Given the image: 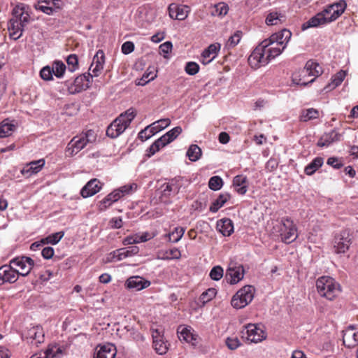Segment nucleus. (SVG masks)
Instances as JSON below:
<instances>
[{"mask_svg":"<svg viewBox=\"0 0 358 358\" xmlns=\"http://www.w3.org/2000/svg\"><path fill=\"white\" fill-rule=\"evenodd\" d=\"M227 276L231 284H236L243 278L244 269L241 265L231 264L227 271Z\"/></svg>","mask_w":358,"mask_h":358,"instance_id":"a878e982","label":"nucleus"},{"mask_svg":"<svg viewBox=\"0 0 358 358\" xmlns=\"http://www.w3.org/2000/svg\"><path fill=\"white\" fill-rule=\"evenodd\" d=\"M345 77V73L343 71H341L338 72L336 74H335L332 78L331 82L327 85L324 88V90L326 92L331 91L336 88L337 86L341 84V83L343 81L344 78Z\"/></svg>","mask_w":358,"mask_h":358,"instance_id":"e433bc0d","label":"nucleus"},{"mask_svg":"<svg viewBox=\"0 0 358 358\" xmlns=\"http://www.w3.org/2000/svg\"><path fill=\"white\" fill-rule=\"evenodd\" d=\"M66 62L68 69L71 72H73L78 69V59L76 55H70L66 59Z\"/></svg>","mask_w":358,"mask_h":358,"instance_id":"864d4df0","label":"nucleus"},{"mask_svg":"<svg viewBox=\"0 0 358 358\" xmlns=\"http://www.w3.org/2000/svg\"><path fill=\"white\" fill-rule=\"evenodd\" d=\"M242 337L252 343H259L266 338L263 327L255 324H249L241 331Z\"/></svg>","mask_w":358,"mask_h":358,"instance_id":"9d476101","label":"nucleus"},{"mask_svg":"<svg viewBox=\"0 0 358 358\" xmlns=\"http://www.w3.org/2000/svg\"><path fill=\"white\" fill-rule=\"evenodd\" d=\"M230 194L229 193H222L213 202L210 206V211L212 213H216L220 208H222L224 203L229 199Z\"/></svg>","mask_w":358,"mask_h":358,"instance_id":"c9c22d12","label":"nucleus"},{"mask_svg":"<svg viewBox=\"0 0 358 358\" xmlns=\"http://www.w3.org/2000/svg\"><path fill=\"white\" fill-rule=\"evenodd\" d=\"M329 23L323 14V12L318 13L315 16L312 17L307 22L303 24L302 29L303 30L310 27H317L320 25H324Z\"/></svg>","mask_w":358,"mask_h":358,"instance_id":"7c9ffc66","label":"nucleus"},{"mask_svg":"<svg viewBox=\"0 0 358 358\" xmlns=\"http://www.w3.org/2000/svg\"><path fill=\"white\" fill-rule=\"evenodd\" d=\"M64 235V231H59L54 234H52L48 236L46 238L41 240L42 243H50L52 245H55L59 242V241L63 238Z\"/></svg>","mask_w":358,"mask_h":358,"instance_id":"a18cd8bd","label":"nucleus"},{"mask_svg":"<svg viewBox=\"0 0 358 358\" xmlns=\"http://www.w3.org/2000/svg\"><path fill=\"white\" fill-rule=\"evenodd\" d=\"M241 38V32L239 31H237L235 32L232 36L229 37L228 39L226 46L228 48H231L235 47L239 42Z\"/></svg>","mask_w":358,"mask_h":358,"instance_id":"5fc2aeb1","label":"nucleus"},{"mask_svg":"<svg viewBox=\"0 0 358 358\" xmlns=\"http://www.w3.org/2000/svg\"><path fill=\"white\" fill-rule=\"evenodd\" d=\"M101 189L100 181L96 178L90 180L82 189L80 194L83 198L96 194Z\"/></svg>","mask_w":358,"mask_h":358,"instance_id":"393cba45","label":"nucleus"},{"mask_svg":"<svg viewBox=\"0 0 358 358\" xmlns=\"http://www.w3.org/2000/svg\"><path fill=\"white\" fill-rule=\"evenodd\" d=\"M343 344L349 348H354L358 345V328L350 327L343 331Z\"/></svg>","mask_w":358,"mask_h":358,"instance_id":"5701e85b","label":"nucleus"},{"mask_svg":"<svg viewBox=\"0 0 358 358\" xmlns=\"http://www.w3.org/2000/svg\"><path fill=\"white\" fill-rule=\"evenodd\" d=\"M316 289L318 294L327 300L332 301L340 294L341 285L330 276L320 277L316 281Z\"/></svg>","mask_w":358,"mask_h":358,"instance_id":"20e7f679","label":"nucleus"},{"mask_svg":"<svg viewBox=\"0 0 358 358\" xmlns=\"http://www.w3.org/2000/svg\"><path fill=\"white\" fill-rule=\"evenodd\" d=\"M185 231V229L184 227H178L171 233L166 234L165 236L169 238V241L177 243L182 238Z\"/></svg>","mask_w":358,"mask_h":358,"instance_id":"79ce46f5","label":"nucleus"},{"mask_svg":"<svg viewBox=\"0 0 358 358\" xmlns=\"http://www.w3.org/2000/svg\"><path fill=\"white\" fill-rule=\"evenodd\" d=\"M347 3L345 0H339L338 1L327 6L323 10V14L329 23L335 21L345 11Z\"/></svg>","mask_w":358,"mask_h":358,"instance_id":"9b49d317","label":"nucleus"},{"mask_svg":"<svg viewBox=\"0 0 358 358\" xmlns=\"http://www.w3.org/2000/svg\"><path fill=\"white\" fill-rule=\"evenodd\" d=\"M17 127V123L14 120L6 118L1 121V138L10 136Z\"/></svg>","mask_w":358,"mask_h":358,"instance_id":"72a5a7b5","label":"nucleus"},{"mask_svg":"<svg viewBox=\"0 0 358 358\" xmlns=\"http://www.w3.org/2000/svg\"><path fill=\"white\" fill-rule=\"evenodd\" d=\"M217 229L224 236H229L234 232V224L229 218H223L217 222Z\"/></svg>","mask_w":358,"mask_h":358,"instance_id":"473e14b6","label":"nucleus"},{"mask_svg":"<svg viewBox=\"0 0 358 358\" xmlns=\"http://www.w3.org/2000/svg\"><path fill=\"white\" fill-rule=\"evenodd\" d=\"M324 159L322 157H315L309 164L305 168V173L308 176L313 175L320 167L323 164Z\"/></svg>","mask_w":358,"mask_h":358,"instance_id":"4c0bfd02","label":"nucleus"},{"mask_svg":"<svg viewBox=\"0 0 358 358\" xmlns=\"http://www.w3.org/2000/svg\"><path fill=\"white\" fill-rule=\"evenodd\" d=\"M120 259H124L127 257H133L137 255L139 252L138 247L136 245L129 246L127 248H120Z\"/></svg>","mask_w":358,"mask_h":358,"instance_id":"c03bdc74","label":"nucleus"},{"mask_svg":"<svg viewBox=\"0 0 358 358\" xmlns=\"http://www.w3.org/2000/svg\"><path fill=\"white\" fill-rule=\"evenodd\" d=\"M341 140V134L336 130H331L329 132L324 133L319 139L317 145L320 147H328L334 142Z\"/></svg>","mask_w":358,"mask_h":358,"instance_id":"c85d7f7f","label":"nucleus"},{"mask_svg":"<svg viewBox=\"0 0 358 358\" xmlns=\"http://www.w3.org/2000/svg\"><path fill=\"white\" fill-rule=\"evenodd\" d=\"M52 9V13L61 10L64 6V3L62 0H46Z\"/></svg>","mask_w":358,"mask_h":358,"instance_id":"680f3d73","label":"nucleus"},{"mask_svg":"<svg viewBox=\"0 0 358 358\" xmlns=\"http://www.w3.org/2000/svg\"><path fill=\"white\" fill-rule=\"evenodd\" d=\"M254 298V288L246 285L240 289L232 297L231 304L236 309H241L248 305Z\"/></svg>","mask_w":358,"mask_h":358,"instance_id":"1a4fd4ad","label":"nucleus"},{"mask_svg":"<svg viewBox=\"0 0 358 358\" xmlns=\"http://www.w3.org/2000/svg\"><path fill=\"white\" fill-rule=\"evenodd\" d=\"M285 20V16L280 12L273 10L270 12L266 18V24L269 26L277 25Z\"/></svg>","mask_w":358,"mask_h":358,"instance_id":"f704fd0d","label":"nucleus"},{"mask_svg":"<svg viewBox=\"0 0 358 358\" xmlns=\"http://www.w3.org/2000/svg\"><path fill=\"white\" fill-rule=\"evenodd\" d=\"M319 117V111L314 108H308L302 111L300 115V120L307 122L310 120L316 119Z\"/></svg>","mask_w":358,"mask_h":358,"instance_id":"37998d69","label":"nucleus"},{"mask_svg":"<svg viewBox=\"0 0 358 358\" xmlns=\"http://www.w3.org/2000/svg\"><path fill=\"white\" fill-rule=\"evenodd\" d=\"M221 45L219 43L210 44L201 53V62L204 65L210 64L217 57Z\"/></svg>","mask_w":358,"mask_h":358,"instance_id":"412c9836","label":"nucleus"},{"mask_svg":"<svg viewBox=\"0 0 358 358\" xmlns=\"http://www.w3.org/2000/svg\"><path fill=\"white\" fill-rule=\"evenodd\" d=\"M228 11V5L224 2H220L213 7L211 14L213 16L222 17L227 14Z\"/></svg>","mask_w":358,"mask_h":358,"instance_id":"a19ab883","label":"nucleus"},{"mask_svg":"<svg viewBox=\"0 0 358 358\" xmlns=\"http://www.w3.org/2000/svg\"><path fill=\"white\" fill-rule=\"evenodd\" d=\"M173 48L171 42L166 41L159 45V51L164 54V57H166V55L169 54Z\"/></svg>","mask_w":358,"mask_h":358,"instance_id":"0e129e2a","label":"nucleus"},{"mask_svg":"<svg viewBox=\"0 0 358 358\" xmlns=\"http://www.w3.org/2000/svg\"><path fill=\"white\" fill-rule=\"evenodd\" d=\"M12 18L8 24L10 36L14 40L18 39L24 28L30 22L29 7L23 3L17 5L12 11Z\"/></svg>","mask_w":358,"mask_h":358,"instance_id":"f03ea898","label":"nucleus"},{"mask_svg":"<svg viewBox=\"0 0 358 358\" xmlns=\"http://www.w3.org/2000/svg\"><path fill=\"white\" fill-rule=\"evenodd\" d=\"M23 338L27 343L37 347L44 342L45 334L42 327L37 325L28 329L23 334Z\"/></svg>","mask_w":358,"mask_h":358,"instance_id":"ddd939ff","label":"nucleus"},{"mask_svg":"<svg viewBox=\"0 0 358 358\" xmlns=\"http://www.w3.org/2000/svg\"><path fill=\"white\" fill-rule=\"evenodd\" d=\"M273 233L280 237L285 243H291L298 237L297 229L293 220L282 217L280 222L273 227Z\"/></svg>","mask_w":358,"mask_h":358,"instance_id":"423d86ee","label":"nucleus"},{"mask_svg":"<svg viewBox=\"0 0 358 358\" xmlns=\"http://www.w3.org/2000/svg\"><path fill=\"white\" fill-rule=\"evenodd\" d=\"M177 332L180 341H184L192 345H196L199 341V336L189 326H180Z\"/></svg>","mask_w":358,"mask_h":358,"instance_id":"dca6fc26","label":"nucleus"},{"mask_svg":"<svg viewBox=\"0 0 358 358\" xmlns=\"http://www.w3.org/2000/svg\"><path fill=\"white\" fill-rule=\"evenodd\" d=\"M291 37V31L288 29H284L279 32L272 34L268 38L266 39L271 43H273V45H279L285 49Z\"/></svg>","mask_w":358,"mask_h":358,"instance_id":"6ab92c4d","label":"nucleus"},{"mask_svg":"<svg viewBox=\"0 0 358 358\" xmlns=\"http://www.w3.org/2000/svg\"><path fill=\"white\" fill-rule=\"evenodd\" d=\"M170 124L171 120L169 118H164L154 122L152 124L149 125V128H150L155 135L162 129L166 128Z\"/></svg>","mask_w":358,"mask_h":358,"instance_id":"ea45409f","label":"nucleus"},{"mask_svg":"<svg viewBox=\"0 0 358 358\" xmlns=\"http://www.w3.org/2000/svg\"><path fill=\"white\" fill-rule=\"evenodd\" d=\"M47 3L48 2L46 0L39 1L34 5V8L37 10H40L47 15H53L52 7H50L49 5H47Z\"/></svg>","mask_w":358,"mask_h":358,"instance_id":"3c124183","label":"nucleus"},{"mask_svg":"<svg viewBox=\"0 0 358 358\" xmlns=\"http://www.w3.org/2000/svg\"><path fill=\"white\" fill-rule=\"evenodd\" d=\"M120 249H117L109 253L107 259L110 262L121 261L122 259H120Z\"/></svg>","mask_w":358,"mask_h":358,"instance_id":"338daca9","label":"nucleus"},{"mask_svg":"<svg viewBox=\"0 0 358 358\" xmlns=\"http://www.w3.org/2000/svg\"><path fill=\"white\" fill-rule=\"evenodd\" d=\"M217 292L214 288H210L203 292L199 297V301L202 305H205L207 302L212 300L216 295Z\"/></svg>","mask_w":358,"mask_h":358,"instance_id":"49530a36","label":"nucleus"},{"mask_svg":"<svg viewBox=\"0 0 358 358\" xmlns=\"http://www.w3.org/2000/svg\"><path fill=\"white\" fill-rule=\"evenodd\" d=\"M232 185L237 194L244 195L248 191L249 182L246 176L238 175L234 178Z\"/></svg>","mask_w":358,"mask_h":358,"instance_id":"cd10ccee","label":"nucleus"},{"mask_svg":"<svg viewBox=\"0 0 358 358\" xmlns=\"http://www.w3.org/2000/svg\"><path fill=\"white\" fill-rule=\"evenodd\" d=\"M153 347L157 353L159 355H164L168 350L167 342L164 340L163 336L158 330L152 332Z\"/></svg>","mask_w":358,"mask_h":358,"instance_id":"bb28decb","label":"nucleus"},{"mask_svg":"<svg viewBox=\"0 0 358 358\" xmlns=\"http://www.w3.org/2000/svg\"><path fill=\"white\" fill-rule=\"evenodd\" d=\"M157 77V74L152 71H150L149 69L143 73L141 78H140L137 82V85L143 86L146 85L148 82L153 80Z\"/></svg>","mask_w":358,"mask_h":358,"instance_id":"de8ad7c7","label":"nucleus"},{"mask_svg":"<svg viewBox=\"0 0 358 358\" xmlns=\"http://www.w3.org/2000/svg\"><path fill=\"white\" fill-rule=\"evenodd\" d=\"M323 73L322 67L313 60H308L304 68L293 74V82L299 85H307Z\"/></svg>","mask_w":358,"mask_h":358,"instance_id":"7ed1b4c3","label":"nucleus"},{"mask_svg":"<svg viewBox=\"0 0 358 358\" xmlns=\"http://www.w3.org/2000/svg\"><path fill=\"white\" fill-rule=\"evenodd\" d=\"M225 343L229 349L230 350H236L237 349L240 345V341L237 337H229L226 339Z\"/></svg>","mask_w":358,"mask_h":358,"instance_id":"052dcab7","label":"nucleus"},{"mask_svg":"<svg viewBox=\"0 0 358 358\" xmlns=\"http://www.w3.org/2000/svg\"><path fill=\"white\" fill-rule=\"evenodd\" d=\"M180 257V251L178 248H174L166 251L163 257L159 258L162 259H178Z\"/></svg>","mask_w":358,"mask_h":358,"instance_id":"603ef678","label":"nucleus"},{"mask_svg":"<svg viewBox=\"0 0 358 358\" xmlns=\"http://www.w3.org/2000/svg\"><path fill=\"white\" fill-rule=\"evenodd\" d=\"M105 63V55L103 50H99L94 56L92 62L89 69V71L91 72L89 74L90 75L91 78L93 77H97L101 73V71L103 69V65Z\"/></svg>","mask_w":358,"mask_h":358,"instance_id":"f3484780","label":"nucleus"},{"mask_svg":"<svg viewBox=\"0 0 358 358\" xmlns=\"http://www.w3.org/2000/svg\"><path fill=\"white\" fill-rule=\"evenodd\" d=\"M45 164L44 159L30 162L24 166L21 170V173L26 177L36 174L42 169Z\"/></svg>","mask_w":358,"mask_h":358,"instance_id":"b1692460","label":"nucleus"},{"mask_svg":"<svg viewBox=\"0 0 358 358\" xmlns=\"http://www.w3.org/2000/svg\"><path fill=\"white\" fill-rule=\"evenodd\" d=\"M180 127H176L166 132L164 135L156 140L147 150L145 155L147 157H151L156 152L160 150L162 148L166 146L174 141L179 134L182 132Z\"/></svg>","mask_w":358,"mask_h":358,"instance_id":"6e6552de","label":"nucleus"},{"mask_svg":"<svg viewBox=\"0 0 358 358\" xmlns=\"http://www.w3.org/2000/svg\"><path fill=\"white\" fill-rule=\"evenodd\" d=\"M154 136L152 130L149 128V125L147 126L144 129L141 130L138 133V138L142 141H145Z\"/></svg>","mask_w":358,"mask_h":358,"instance_id":"e2e57ef3","label":"nucleus"},{"mask_svg":"<svg viewBox=\"0 0 358 358\" xmlns=\"http://www.w3.org/2000/svg\"><path fill=\"white\" fill-rule=\"evenodd\" d=\"M53 71V74L57 78H62L66 70V65L60 61H56L52 64L51 67Z\"/></svg>","mask_w":358,"mask_h":358,"instance_id":"09e8293b","label":"nucleus"},{"mask_svg":"<svg viewBox=\"0 0 358 358\" xmlns=\"http://www.w3.org/2000/svg\"><path fill=\"white\" fill-rule=\"evenodd\" d=\"M90 75H80L77 76L73 80H66L65 85L67 87L68 91L70 94L78 93L89 87L90 83Z\"/></svg>","mask_w":358,"mask_h":358,"instance_id":"f8f14e48","label":"nucleus"},{"mask_svg":"<svg viewBox=\"0 0 358 358\" xmlns=\"http://www.w3.org/2000/svg\"><path fill=\"white\" fill-rule=\"evenodd\" d=\"M222 276L223 268L220 266H214L210 272V277L213 280H219Z\"/></svg>","mask_w":358,"mask_h":358,"instance_id":"13d9d810","label":"nucleus"},{"mask_svg":"<svg viewBox=\"0 0 358 358\" xmlns=\"http://www.w3.org/2000/svg\"><path fill=\"white\" fill-rule=\"evenodd\" d=\"M185 72L191 76L196 74L199 71V66L197 63L194 62H189L186 64L185 67Z\"/></svg>","mask_w":358,"mask_h":358,"instance_id":"4d7b16f0","label":"nucleus"},{"mask_svg":"<svg viewBox=\"0 0 358 358\" xmlns=\"http://www.w3.org/2000/svg\"><path fill=\"white\" fill-rule=\"evenodd\" d=\"M34 264V260L27 257H17L10 261V264L17 269L19 275L22 276H26L30 273Z\"/></svg>","mask_w":358,"mask_h":358,"instance_id":"4468645a","label":"nucleus"},{"mask_svg":"<svg viewBox=\"0 0 358 358\" xmlns=\"http://www.w3.org/2000/svg\"><path fill=\"white\" fill-rule=\"evenodd\" d=\"M3 275H1V280L3 282H14L17 279L19 273L17 269L13 265H3L1 266Z\"/></svg>","mask_w":358,"mask_h":358,"instance_id":"2f4dec72","label":"nucleus"},{"mask_svg":"<svg viewBox=\"0 0 358 358\" xmlns=\"http://www.w3.org/2000/svg\"><path fill=\"white\" fill-rule=\"evenodd\" d=\"M134 50V44L131 41H126L122 45V52L124 55H128Z\"/></svg>","mask_w":358,"mask_h":358,"instance_id":"69168bd1","label":"nucleus"},{"mask_svg":"<svg viewBox=\"0 0 358 358\" xmlns=\"http://www.w3.org/2000/svg\"><path fill=\"white\" fill-rule=\"evenodd\" d=\"M53 71L54 70H52L51 67L46 66L41 70L40 76L43 80H51L54 75Z\"/></svg>","mask_w":358,"mask_h":358,"instance_id":"bf43d9fd","label":"nucleus"},{"mask_svg":"<svg viewBox=\"0 0 358 358\" xmlns=\"http://www.w3.org/2000/svg\"><path fill=\"white\" fill-rule=\"evenodd\" d=\"M223 185L222 179L217 176H213L208 181V187L210 189L217 191L222 188Z\"/></svg>","mask_w":358,"mask_h":358,"instance_id":"8fccbe9b","label":"nucleus"},{"mask_svg":"<svg viewBox=\"0 0 358 358\" xmlns=\"http://www.w3.org/2000/svg\"><path fill=\"white\" fill-rule=\"evenodd\" d=\"M168 10L169 16L172 19L183 20L187 17L189 8L185 5H179L173 3L169 5Z\"/></svg>","mask_w":358,"mask_h":358,"instance_id":"aec40b11","label":"nucleus"},{"mask_svg":"<svg viewBox=\"0 0 358 358\" xmlns=\"http://www.w3.org/2000/svg\"><path fill=\"white\" fill-rule=\"evenodd\" d=\"M55 251L52 247H45L42 250L41 255L43 258L49 259L54 255Z\"/></svg>","mask_w":358,"mask_h":358,"instance_id":"774afa93","label":"nucleus"},{"mask_svg":"<svg viewBox=\"0 0 358 358\" xmlns=\"http://www.w3.org/2000/svg\"><path fill=\"white\" fill-rule=\"evenodd\" d=\"M202 155L201 149L197 145H191L187 152L186 156L191 162L198 161Z\"/></svg>","mask_w":358,"mask_h":358,"instance_id":"58836bf2","label":"nucleus"},{"mask_svg":"<svg viewBox=\"0 0 358 358\" xmlns=\"http://www.w3.org/2000/svg\"><path fill=\"white\" fill-rule=\"evenodd\" d=\"M136 113L133 108H129L120 114L107 128L108 136L115 138L121 135L129 126L134 119Z\"/></svg>","mask_w":358,"mask_h":358,"instance_id":"39448f33","label":"nucleus"},{"mask_svg":"<svg viewBox=\"0 0 358 358\" xmlns=\"http://www.w3.org/2000/svg\"><path fill=\"white\" fill-rule=\"evenodd\" d=\"M137 189V185L136 183H131L128 185H125L124 186L120 187L118 188V191H120V194L122 196L126 194H129L134 192H135Z\"/></svg>","mask_w":358,"mask_h":358,"instance_id":"6e6d98bb","label":"nucleus"},{"mask_svg":"<svg viewBox=\"0 0 358 358\" xmlns=\"http://www.w3.org/2000/svg\"><path fill=\"white\" fill-rule=\"evenodd\" d=\"M96 141V134L94 131L88 130L85 133L74 136L68 143L66 153L72 157L78 154L88 143H92Z\"/></svg>","mask_w":358,"mask_h":358,"instance_id":"0eeeda50","label":"nucleus"},{"mask_svg":"<svg viewBox=\"0 0 358 358\" xmlns=\"http://www.w3.org/2000/svg\"><path fill=\"white\" fill-rule=\"evenodd\" d=\"M351 244V237L349 231L345 230L335 236L334 248L336 253H345Z\"/></svg>","mask_w":358,"mask_h":358,"instance_id":"2eb2a0df","label":"nucleus"},{"mask_svg":"<svg viewBox=\"0 0 358 358\" xmlns=\"http://www.w3.org/2000/svg\"><path fill=\"white\" fill-rule=\"evenodd\" d=\"M150 284L151 283L149 280H145L143 277L135 275L131 276L127 280L125 286L129 289L140 291L148 287Z\"/></svg>","mask_w":358,"mask_h":358,"instance_id":"4be33fe9","label":"nucleus"},{"mask_svg":"<svg viewBox=\"0 0 358 358\" xmlns=\"http://www.w3.org/2000/svg\"><path fill=\"white\" fill-rule=\"evenodd\" d=\"M63 355L62 349L57 345H50L43 353L36 354L30 358H60Z\"/></svg>","mask_w":358,"mask_h":358,"instance_id":"c756f323","label":"nucleus"},{"mask_svg":"<svg viewBox=\"0 0 358 358\" xmlns=\"http://www.w3.org/2000/svg\"><path fill=\"white\" fill-rule=\"evenodd\" d=\"M184 180L181 177H176L163 185V194L170 196L177 194L183 185Z\"/></svg>","mask_w":358,"mask_h":358,"instance_id":"a211bd4d","label":"nucleus"},{"mask_svg":"<svg viewBox=\"0 0 358 358\" xmlns=\"http://www.w3.org/2000/svg\"><path fill=\"white\" fill-rule=\"evenodd\" d=\"M273 44V43L265 39L255 48L248 58L249 64L252 68L257 69L266 65L285 50L279 45Z\"/></svg>","mask_w":358,"mask_h":358,"instance_id":"f257e3e1","label":"nucleus"}]
</instances>
